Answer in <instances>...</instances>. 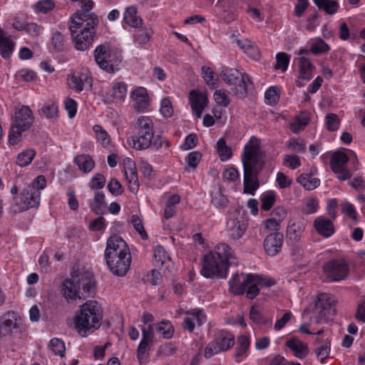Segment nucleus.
I'll use <instances>...</instances> for the list:
<instances>
[{"label": "nucleus", "mask_w": 365, "mask_h": 365, "mask_svg": "<svg viewBox=\"0 0 365 365\" xmlns=\"http://www.w3.org/2000/svg\"><path fill=\"white\" fill-rule=\"evenodd\" d=\"M305 227L303 222L289 221L287 228V237L289 242L296 245L300 240Z\"/></svg>", "instance_id": "b1692460"}, {"label": "nucleus", "mask_w": 365, "mask_h": 365, "mask_svg": "<svg viewBox=\"0 0 365 365\" xmlns=\"http://www.w3.org/2000/svg\"><path fill=\"white\" fill-rule=\"evenodd\" d=\"M156 330L164 339H166L172 338L174 334V327L168 320H163L160 322L158 324Z\"/></svg>", "instance_id": "49530a36"}, {"label": "nucleus", "mask_w": 365, "mask_h": 365, "mask_svg": "<svg viewBox=\"0 0 365 365\" xmlns=\"http://www.w3.org/2000/svg\"><path fill=\"white\" fill-rule=\"evenodd\" d=\"M220 76L227 84L232 86L231 91L237 98L247 96L252 83L246 73H242L235 68H223Z\"/></svg>", "instance_id": "423d86ee"}, {"label": "nucleus", "mask_w": 365, "mask_h": 365, "mask_svg": "<svg viewBox=\"0 0 365 365\" xmlns=\"http://www.w3.org/2000/svg\"><path fill=\"white\" fill-rule=\"evenodd\" d=\"M210 202L211 203L218 208H224L227 207L228 200L226 196L222 193L220 187H214L210 193Z\"/></svg>", "instance_id": "a19ab883"}, {"label": "nucleus", "mask_w": 365, "mask_h": 365, "mask_svg": "<svg viewBox=\"0 0 365 365\" xmlns=\"http://www.w3.org/2000/svg\"><path fill=\"white\" fill-rule=\"evenodd\" d=\"M189 316L184 318L182 322V327L189 332H192L197 323L198 326L202 325L205 321L206 317L200 310H192L187 312Z\"/></svg>", "instance_id": "412c9836"}, {"label": "nucleus", "mask_w": 365, "mask_h": 365, "mask_svg": "<svg viewBox=\"0 0 365 365\" xmlns=\"http://www.w3.org/2000/svg\"><path fill=\"white\" fill-rule=\"evenodd\" d=\"M264 98L267 103L275 105L279 100V94L277 88L272 86L268 88L264 93Z\"/></svg>", "instance_id": "13d9d810"}, {"label": "nucleus", "mask_w": 365, "mask_h": 365, "mask_svg": "<svg viewBox=\"0 0 365 365\" xmlns=\"http://www.w3.org/2000/svg\"><path fill=\"white\" fill-rule=\"evenodd\" d=\"M202 76L207 84L212 88L217 86V77L215 74L213 70L208 66H202L201 68Z\"/></svg>", "instance_id": "8fccbe9b"}, {"label": "nucleus", "mask_w": 365, "mask_h": 365, "mask_svg": "<svg viewBox=\"0 0 365 365\" xmlns=\"http://www.w3.org/2000/svg\"><path fill=\"white\" fill-rule=\"evenodd\" d=\"M123 18L125 22L131 27L138 28L142 25V19L137 16V9L134 6L125 9Z\"/></svg>", "instance_id": "4c0bfd02"}, {"label": "nucleus", "mask_w": 365, "mask_h": 365, "mask_svg": "<svg viewBox=\"0 0 365 365\" xmlns=\"http://www.w3.org/2000/svg\"><path fill=\"white\" fill-rule=\"evenodd\" d=\"M68 86L76 92H81L86 86H91V79L86 73L71 74L68 78Z\"/></svg>", "instance_id": "a878e982"}, {"label": "nucleus", "mask_w": 365, "mask_h": 365, "mask_svg": "<svg viewBox=\"0 0 365 365\" xmlns=\"http://www.w3.org/2000/svg\"><path fill=\"white\" fill-rule=\"evenodd\" d=\"M15 43L10 36L0 29V54L4 58H9L14 51Z\"/></svg>", "instance_id": "7c9ffc66"}, {"label": "nucleus", "mask_w": 365, "mask_h": 365, "mask_svg": "<svg viewBox=\"0 0 365 365\" xmlns=\"http://www.w3.org/2000/svg\"><path fill=\"white\" fill-rule=\"evenodd\" d=\"M189 101L192 113L197 118H200L207 105L208 100L206 95L199 91L192 90L189 93Z\"/></svg>", "instance_id": "6ab92c4d"}, {"label": "nucleus", "mask_w": 365, "mask_h": 365, "mask_svg": "<svg viewBox=\"0 0 365 365\" xmlns=\"http://www.w3.org/2000/svg\"><path fill=\"white\" fill-rule=\"evenodd\" d=\"M244 171L243 192L254 195L259 187L258 175L263 167L261 160V142L252 136L244 147L241 156Z\"/></svg>", "instance_id": "f03ea898"}, {"label": "nucleus", "mask_w": 365, "mask_h": 365, "mask_svg": "<svg viewBox=\"0 0 365 365\" xmlns=\"http://www.w3.org/2000/svg\"><path fill=\"white\" fill-rule=\"evenodd\" d=\"M160 112L165 118H170L173 114V108L169 98H163L160 102Z\"/></svg>", "instance_id": "e2e57ef3"}, {"label": "nucleus", "mask_w": 365, "mask_h": 365, "mask_svg": "<svg viewBox=\"0 0 365 365\" xmlns=\"http://www.w3.org/2000/svg\"><path fill=\"white\" fill-rule=\"evenodd\" d=\"M153 35V31L149 27H144L138 30L134 35V41L140 46L147 43Z\"/></svg>", "instance_id": "de8ad7c7"}, {"label": "nucleus", "mask_w": 365, "mask_h": 365, "mask_svg": "<svg viewBox=\"0 0 365 365\" xmlns=\"http://www.w3.org/2000/svg\"><path fill=\"white\" fill-rule=\"evenodd\" d=\"M61 292L68 302L81 298L80 287L76 277L66 279L62 284Z\"/></svg>", "instance_id": "aec40b11"}, {"label": "nucleus", "mask_w": 365, "mask_h": 365, "mask_svg": "<svg viewBox=\"0 0 365 365\" xmlns=\"http://www.w3.org/2000/svg\"><path fill=\"white\" fill-rule=\"evenodd\" d=\"M347 263L341 259H331L322 267L323 274L327 282H339L344 279L349 274Z\"/></svg>", "instance_id": "9b49d317"}, {"label": "nucleus", "mask_w": 365, "mask_h": 365, "mask_svg": "<svg viewBox=\"0 0 365 365\" xmlns=\"http://www.w3.org/2000/svg\"><path fill=\"white\" fill-rule=\"evenodd\" d=\"M110 272L117 276H124L130 269L131 255H118L114 258H106Z\"/></svg>", "instance_id": "dca6fc26"}, {"label": "nucleus", "mask_w": 365, "mask_h": 365, "mask_svg": "<svg viewBox=\"0 0 365 365\" xmlns=\"http://www.w3.org/2000/svg\"><path fill=\"white\" fill-rule=\"evenodd\" d=\"M250 343V339L245 335H241L237 338V346L235 353L236 362L240 363L247 356Z\"/></svg>", "instance_id": "c756f323"}, {"label": "nucleus", "mask_w": 365, "mask_h": 365, "mask_svg": "<svg viewBox=\"0 0 365 365\" xmlns=\"http://www.w3.org/2000/svg\"><path fill=\"white\" fill-rule=\"evenodd\" d=\"M43 28L36 23H27L25 28L26 34L32 38H37L42 32Z\"/></svg>", "instance_id": "774afa93"}, {"label": "nucleus", "mask_w": 365, "mask_h": 365, "mask_svg": "<svg viewBox=\"0 0 365 365\" xmlns=\"http://www.w3.org/2000/svg\"><path fill=\"white\" fill-rule=\"evenodd\" d=\"M331 343L328 340L325 341V342L322 346L315 349V353L322 363H323L324 361L329 357Z\"/></svg>", "instance_id": "4d7b16f0"}, {"label": "nucleus", "mask_w": 365, "mask_h": 365, "mask_svg": "<svg viewBox=\"0 0 365 365\" xmlns=\"http://www.w3.org/2000/svg\"><path fill=\"white\" fill-rule=\"evenodd\" d=\"M41 192L36 189L34 185H27L24 190L21 197L22 206L17 212H21L32 207L39 205ZM16 210H15V212Z\"/></svg>", "instance_id": "2eb2a0df"}, {"label": "nucleus", "mask_w": 365, "mask_h": 365, "mask_svg": "<svg viewBox=\"0 0 365 365\" xmlns=\"http://www.w3.org/2000/svg\"><path fill=\"white\" fill-rule=\"evenodd\" d=\"M235 345V336L230 331L220 329L215 331L214 340L205 349L204 356L210 358L220 352L227 351Z\"/></svg>", "instance_id": "6e6552de"}, {"label": "nucleus", "mask_w": 365, "mask_h": 365, "mask_svg": "<svg viewBox=\"0 0 365 365\" xmlns=\"http://www.w3.org/2000/svg\"><path fill=\"white\" fill-rule=\"evenodd\" d=\"M247 226L243 220L237 218L230 219L227 222V232L233 240L241 238L247 230Z\"/></svg>", "instance_id": "393cba45"}, {"label": "nucleus", "mask_w": 365, "mask_h": 365, "mask_svg": "<svg viewBox=\"0 0 365 365\" xmlns=\"http://www.w3.org/2000/svg\"><path fill=\"white\" fill-rule=\"evenodd\" d=\"M349 157L343 152L337 151L332 154L330 160L331 170L339 180H346L351 177L347 168Z\"/></svg>", "instance_id": "f8f14e48"}, {"label": "nucleus", "mask_w": 365, "mask_h": 365, "mask_svg": "<svg viewBox=\"0 0 365 365\" xmlns=\"http://www.w3.org/2000/svg\"><path fill=\"white\" fill-rule=\"evenodd\" d=\"M316 6L325 11L328 14L336 13L339 4L334 0H313Z\"/></svg>", "instance_id": "c03bdc74"}, {"label": "nucleus", "mask_w": 365, "mask_h": 365, "mask_svg": "<svg viewBox=\"0 0 365 365\" xmlns=\"http://www.w3.org/2000/svg\"><path fill=\"white\" fill-rule=\"evenodd\" d=\"M214 100L217 104L227 107L230 104V98L224 90H217L214 93Z\"/></svg>", "instance_id": "69168bd1"}, {"label": "nucleus", "mask_w": 365, "mask_h": 365, "mask_svg": "<svg viewBox=\"0 0 365 365\" xmlns=\"http://www.w3.org/2000/svg\"><path fill=\"white\" fill-rule=\"evenodd\" d=\"M125 176L128 183V188L130 192L135 193L139 187V181L137 175L135 165L133 162L125 168Z\"/></svg>", "instance_id": "2f4dec72"}, {"label": "nucleus", "mask_w": 365, "mask_h": 365, "mask_svg": "<svg viewBox=\"0 0 365 365\" xmlns=\"http://www.w3.org/2000/svg\"><path fill=\"white\" fill-rule=\"evenodd\" d=\"M217 151L221 160L230 159L232 155V149L227 145L224 138H220L217 142Z\"/></svg>", "instance_id": "09e8293b"}, {"label": "nucleus", "mask_w": 365, "mask_h": 365, "mask_svg": "<svg viewBox=\"0 0 365 365\" xmlns=\"http://www.w3.org/2000/svg\"><path fill=\"white\" fill-rule=\"evenodd\" d=\"M276 200L275 193L273 191H269L264 193L261 197V208L264 211L269 210L274 205Z\"/></svg>", "instance_id": "603ef678"}, {"label": "nucleus", "mask_w": 365, "mask_h": 365, "mask_svg": "<svg viewBox=\"0 0 365 365\" xmlns=\"http://www.w3.org/2000/svg\"><path fill=\"white\" fill-rule=\"evenodd\" d=\"M79 287L81 286L83 292L86 294L93 293L95 290V280L91 273L83 272L76 277Z\"/></svg>", "instance_id": "72a5a7b5"}, {"label": "nucleus", "mask_w": 365, "mask_h": 365, "mask_svg": "<svg viewBox=\"0 0 365 365\" xmlns=\"http://www.w3.org/2000/svg\"><path fill=\"white\" fill-rule=\"evenodd\" d=\"M286 345L292 350L294 355L299 359L304 358L309 352L307 344L296 337L287 340Z\"/></svg>", "instance_id": "bb28decb"}, {"label": "nucleus", "mask_w": 365, "mask_h": 365, "mask_svg": "<svg viewBox=\"0 0 365 365\" xmlns=\"http://www.w3.org/2000/svg\"><path fill=\"white\" fill-rule=\"evenodd\" d=\"M336 301L330 294H322L318 297L317 307L319 308L320 318L322 319L326 316L329 315L332 311V307L334 306Z\"/></svg>", "instance_id": "c85d7f7f"}, {"label": "nucleus", "mask_w": 365, "mask_h": 365, "mask_svg": "<svg viewBox=\"0 0 365 365\" xmlns=\"http://www.w3.org/2000/svg\"><path fill=\"white\" fill-rule=\"evenodd\" d=\"M128 91V85L124 82H115L112 84V89L106 93L105 98L108 102L114 101H124Z\"/></svg>", "instance_id": "5701e85b"}, {"label": "nucleus", "mask_w": 365, "mask_h": 365, "mask_svg": "<svg viewBox=\"0 0 365 365\" xmlns=\"http://www.w3.org/2000/svg\"><path fill=\"white\" fill-rule=\"evenodd\" d=\"M74 163L84 173L91 172L95 166V162L91 156L86 154L77 155L74 159Z\"/></svg>", "instance_id": "c9c22d12"}, {"label": "nucleus", "mask_w": 365, "mask_h": 365, "mask_svg": "<svg viewBox=\"0 0 365 365\" xmlns=\"http://www.w3.org/2000/svg\"><path fill=\"white\" fill-rule=\"evenodd\" d=\"M93 6V1L88 0L71 17L69 29L77 50L85 51L93 42L96 28L98 24L97 15L91 11Z\"/></svg>", "instance_id": "f257e3e1"}, {"label": "nucleus", "mask_w": 365, "mask_h": 365, "mask_svg": "<svg viewBox=\"0 0 365 365\" xmlns=\"http://www.w3.org/2000/svg\"><path fill=\"white\" fill-rule=\"evenodd\" d=\"M135 133H155V124L153 119L146 115H141L133 122Z\"/></svg>", "instance_id": "cd10ccee"}, {"label": "nucleus", "mask_w": 365, "mask_h": 365, "mask_svg": "<svg viewBox=\"0 0 365 365\" xmlns=\"http://www.w3.org/2000/svg\"><path fill=\"white\" fill-rule=\"evenodd\" d=\"M354 317L358 322L365 323V297L358 301Z\"/></svg>", "instance_id": "338daca9"}, {"label": "nucleus", "mask_w": 365, "mask_h": 365, "mask_svg": "<svg viewBox=\"0 0 365 365\" xmlns=\"http://www.w3.org/2000/svg\"><path fill=\"white\" fill-rule=\"evenodd\" d=\"M154 259L156 266L168 268L171 263V259L168 252L161 245H157L154 250Z\"/></svg>", "instance_id": "f704fd0d"}, {"label": "nucleus", "mask_w": 365, "mask_h": 365, "mask_svg": "<svg viewBox=\"0 0 365 365\" xmlns=\"http://www.w3.org/2000/svg\"><path fill=\"white\" fill-rule=\"evenodd\" d=\"M319 207V202L316 198L310 197L305 200L304 205L302 209L304 214L309 215L317 212Z\"/></svg>", "instance_id": "bf43d9fd"}, {"label": "nucleus", "mask_w": 365, "mask_h": 365, "mask_svg": "<svg viewBox=\"0 0 365 365\" xmlns=\"http://www.w3.org/2000/svg\"><path fill=\"white\" fill-rule=\"evenodd\" d=\"M283 235L279 232H274L268 235L264 240V248L269 256L277 255L282 249L283 244Z\"/></svg>", "instance_id": "a211bd4d"}, {"label": "nucleus", "mask_w": 365, "mask_h": 365, "mask_svg": "<svg viewBox=\"0 0 365 365\" xmlns=\"http://www.w3.org/2000/svg\"><path fill=\"white\" fill-rule=\"evenodd\" d=\"M309 113L308 112H302L296 116L294 122L290 123V129L295 133L303 130L309 123Z\"/></svg>", "instance_id": "ea45409f"}, {"label": "nucleus", "mask_w": 365, "mask_h": 365, "mask_svg": "<svg viewBox=\"0 0 365 365\" xmlns=\"http://www.w3.org/2000/svg\"><path fill=\"white\" fill-rule=\"evenodd\" d=\"M297 182L307 190H312L319 185L320 180L307 174H302L297 178Z\"/></svg>", "instance_id": "79ce46f5"}, {"label": "nucleus", "mask_w": 365, "mask_h": 365, "mask_svg": "<svg viewBox=\"0 0 365 365\" xmlns=\"http://www.w3.org/2000/svg\"><path fill=\"white\" fill-rule=\"evenodd\" d=\"M33 123V113L28 106H23L17 110L9 134V144L16 145L21 139V133L29 129Z\"/></svg>", "instance_id": "0eeeda50"}, {"label": "nucleus", "mask_w": 365, "mask_h": 365, "mask_svg": "<svg viewBox=\"0 0 365 365\" xmlns=\"http://www.w3.org/2000/svg\"><path fill=\"white\" fill-rule=\"evenodd\" d=\"M93 130L96 134L97 141L110 152L113 148L111 140L106 130L100 125H95Z\"/></svg>", "instance_id": "e433bc0d"}, {"label": "nucleus", "mask_w": 365, "mask_h": 365, "mask_svg": "<svg viewBox=\"0 0 365 365\" xmlns=\"http://www.w3.org/2000/svg\"><path fill=\"white\" fill-rule=\"evenodd\" d=\"M130 250L123 239L118 235H113L107 240L104 257L106 258H114L118 255H129Z\"/></svg>", "instance_id": "4468645a"}, {"label": "nucleus", "mask_w": 365, "mask_h": 365, "mask_svg": "<svg viewBox=\"0 0 365 365\" xmlns=\"http://www.w3.org/2000/svg\"><path fill=\"white\" fill-rule=\"evenodd\" d=\"M128 144L136 150H143L149 148L152 145L156 149L163 147L165 143L169 147V143L163 140L160 135L155 136V133H135L134 135L130 136L127 140Z\"/></svg>", "instance_id": "1a4fd4ad"}, {"label": "nucleus", "mask_w": 365, "mask_h": 365, "mask_svg": "<svg viewBox=\"0 0 365 365\" xmlns=\"http://www.w3.org/2000/svg\"><path fill=\"white\" fill-rule=\"evenodd\" d=\"M58 111V106L54 102L46 103L41 108L42 115L51 121L57 120Z\"/></svg>", "instance_id": "a18cd8bd"}, {"label": "nucleus", "mask_w": 365, "mask_h": 365, "mask_svg": "<svg viewBox=\"0 0 365 365\" xmlns=\"http://www.w3.org/2000/svg\"><path fill=\"white\" fill-rule=\"evenodd\" d=\"M104 200V194L102 192H98L93 200V202L91 205V209L97 214L101 213Z\"/></svg>", "instance_id": "680f3d73"}, {"label": "nucleus", "mask_w": 365, "mask_h": 365, "mask_svg": "<svg viewBox=\"0 0 365 365\" xmlns=\"http://www.w3.org/2000/svg\"><path fill=\"white\" fill-rule=\"evenodd\" d=\"M180 197L178 195H171L166 202L164 210V217L169 219L174 216L176 212V205L179 204Z\"/></svg>", "instance_id": "37998d69"}, {"label": "nucleus", "mask_w": 365, "mask_h": 365, "mask_svg": "<svg viewBox=\"0 0 365 365\" xmlns=\"http://www.w3.org/2000/svg\"><path fill=\"white\" fill-rule=\"evenodd\" d=\"M259 275L254 274H235L229 281L230 290L235 295L246 294L248 299H255L259 292L257 287Z\"/></svg>", "instance_id": "39448f33"}, {"label": "nucleus", "mask_w": 365, "mask_h": 365, "mask_svg": "<svg viewBox=\"0 0 365 365\" xmlns=\"http://www.w3.org/2000/svg\"><path fill=\"white\" fill-rule=\"evenodd\" d=\"M232 249L225 243H220L212 252L204 256L200 273L207 278H225L228 267L235 263Z\"/></svg>", "instance_id": "7ed1b4c3"}, {"label": "nucleus", "mask_w": 365, "mask_h": 365, "mask_svg": "<svg viewBox=\"0 0 365 365\" xmlns=\"http://www.w3.org/2000/svg\"><path fill=\"white\" fill-rule=\"evenodd\" d=\"M103 312L96 301H88L80 307L79 312L74 317L75 329L81 336H86L101 325Z\"/></svg>", "instance_id": "20e7f679"}, {"label": "nucleus", "mask_w": 365, "mask_h": 365, "mask_svg": "<svg viewBox=\"0 0 365 365\" xmlns=\"http://www.w3.org/2000/svg\"><path fill=\"white\" fill-rule=\"evenodd\" d=\"M299 67L300 78L309 80L312 76L314 66L310 60L304 56L299 58Z\"/></svg>", "instance_id": "58836bf2"}, {"label": "nucleus", "mask_w": 365, "mask_h": 365, "mask_svg": "<svg viewBox=\"0 0 365 365\" xmlns=\"http://www.w3.org/2000/svg\"><path fill=\"white\" fill-rule=\"evenodd\" d=\"M130 98L135 110L142 112L150 106V98L145 88L138 86L130 93Z\"/></svg>", "instance_id": "f3484780"}, {"label": "nucleus", "mask_w": 365, "mask_h": 365, "mask_svg": "<svg viewBox=\"0 0 365 365\" xmlns=\"http://www.w3.org/2000/svg\"><path fill=\"white\" fill-rule=\"evenodd\" d=\"M50 348L55 355H58L61 357L64 356L66 351L64 342L58 338H53L50 341Z\"/></svg>", "instance_id": "5fc2aeb1"}, {"label": "nucleus", "mask_w": 365, "mask_h": 365, "mask_svg": "<svg viewBox=\"0 0 365 365\" xmlns=\"http://www.w3.org/2000/svg\"><path fill=\"white\" fill-rule=\"evenodd\" d=\"M326 128L329 131H335L339 128L340 120L337 115L334 113H328L325 117Z\"/></svg>", "instance_id": "6e6d98bb"}, {"label": "nucleus", "mask_w": 365, "mask_h": 365, "mask_svg": "<svg viewBox=\"0 0 365 365\" xmlns=\"http://www.w3.org/2000/svg\"><path fill=\"white\" fill-rule=\"evenodd\" d=\"M277 63L274 66L275 69L282 70L283 72L287 69L289 63V57L285 53H279L276 56Z\"/></svg>", "instance_id": "052dcab7"}, {"label": "nucleus", "mask_w": 365, "mask_h": 365, "mask_svg": "<svg viewBox=\"0 0 365 365\" xmlns=\"http://www.w3.org/2000/svg\"><path fill=\"white\" fill-rule=\"evenodd\" d=\"M329 49V45L322 39L316 41L310 46V51L314 54L325 53Z\"/></svg>", "instance_id": "0e129e2a"}, {"label": "nucleus", "mask_w": 365, "mask_h": 365, "mask_svg": "<svg viewBox=\"0 0 365 365\" xmlns=\"http://www.w3.org/2000/svg\"><path fill=\"white\" fill-rule=\"evenodd\" d=\"M314 227L324 237H329L334 233L332 221L324 216H319L314 220Z\"/></svg>", "instance_id": "4be33fe9"}, {"label": "nucleus", "mask_w": 365, "mask_h": 365, "mask_svg": "<svg viewBox=\"0 0 365 365\" xmlns=\"http://www.w3.org/2000/svg\"><path fill=\"white\" fill-rule=\"evenodd\" d=\"M22 319L15 312H8L0 324V339L21 331Z\"/></svg>", "instance_id": "ddd939ff"}, {"label": "nucleus", "mask_w": 365, "mask_h": 365, "mask_svg": "<svg viewBox=\"0 0 365 365\" xmlns=\"http://www.w3.org/2000/svg\"><path fill=\"white\" fill-rule=\"evenodd\" d=\"M36 153L34 150H26L19 154L16 159V164L21 167L29 165L34 159Z\"/></svg>", "instance_id": "3c124183"}, {"label": "nucleus", "mask_w": 365, "mask_h": 365, "mask_svg": "<svg viewBox=\"0 0 365 365\" xmlns=\"http://www.w3.org/2000/svg\"><path fill=\"white\" fill-rule=\"evenodd\" d=\"M95 61L102 69L113 73L120 62L116 53L107 45H99L94 51Z\"/></svg>", "instance_id": "9d476101"}, {"label": "nucleus", "mask_w": 365, "mask_h": 365, "mask_svg": "<svg viewBox=\"0 0 365 365\" xmlns=\"http://www.w3.org/2000/svg\"><path fill=\"white\" fill-rule=\"evenodd\" d=\"M236 42L240 48L251 58L255 61L260 59V52L255 43H252L248 39H237Z\"/></svg>", "instance_id": "473e14b6"}, {"label": "nucleus", "mask_w": 365, "mask_h": 365, "mask_svg": "<svg viewBox=\"0 0 365 365\" xmlns=\"http://www.w3.org/2000/svg\"><path fill=\"white\" fill-rule=\"evenodd\" d=\"M153 342L141 340L137 349V358L140 364H143L147 359V352L150 349V345Z\"/></svg>", "instance_id": "864d4df0"}]
</instances>
